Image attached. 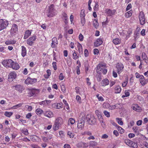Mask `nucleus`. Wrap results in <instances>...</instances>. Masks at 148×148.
Returning a JSON list of instances; mask_svg holds the SVG:
<instances>
[{
    "instance_id": "nucleus-1",
    "label": "nucleus",
    "mask_w": 148,
    "mask_h": 148,
    "mask_svg": "<svg viewBox=\"0 0 148 148\" xmlns=\"http://www.w3.org/2000/svg\"><path fill=\"white\" fill-rule=\"evenodd\" d=\"M86 119L87 122L90 125H95L96 123V119L93 115H87Z\"/></svg>"
},
{
    "instance_id": "nucleus-2",
    "label": "nucleus",
    "mask_w": 148,
    "mask_h": 148,
    "mask_svg": "<svg viewBox=\"0 0 148 148\" xmlns=\"http://www.w3.org/2000/svg\"><path fill=\"white\" fill-rule=\"evenodd\" d=\"M106 67L103 65L99 64L97 67V72L99 74L103 73L105 74L107 72V70L106 69Z\"/></svg>"
},
{
    "instance_id": "nucleus-3",
    "label": "nucleus",
    "mask_w": 148,
    "mask_h": 148,
    "mask_svg": "<svg viewBox=\"0 0 148 148\" xmlns=\"http://www.w3.org/2000/svg\"><path fill=\"white\" fill-rule=\"evenodd\" d=\"M54 7V5L53 4H51L49 6L47 12V16L50 17H53L55 15Z\"/></svg>"
},
{
    "instance_id": "nucleus-4",
    "label": "nucleus",
    "mask_w": 148,
    "mask_h": 148,
    "mask_svg": "<svg viewBox=\"0 0 148 148\" xmlns=\"http://www.w3.org/2000/svg\"><path fill=\"white\" fill-rule=\"evenodd\" d=\"M8 24V21L2 19H0V31L5 28Z\"/></svg>"
},
{
    "instance_id": "nucleus-5",
    "label": "nucleus",
    "mask_w": 148,
    "mask_h": 148,
    "mask_svg": "<svg viewBox=\"0 0 148 148\" xmlns=\"http://www.w3.org/2000/svg\"><path fill=\"white\" fill-rule=\"evenodd\" d=\"M13 61L11 59L4 60L2 62V64L5 66L11 67Z\"/></svg>"
},
{
    "instance_id": "nucleus-6",
    "label": "nucleus",
    "mask_w": 148,
    "mask_h": 148,
    "mask_svg": "<svg viewBox=\"0 0 148 148\" xmlns=\"http://www.w3.org/2000/svg\"><path fill=\"white\" fill-rule=\"evenodd\" d=\"M37 38L36 35H34L30 37L27 40V43L30 46H32L34 43Z\"/></svg>"
},
{
    "instance_id": "nucleus-7",
    "label": "nucleus",
    "mask_w": 148,
    "mask_h": 148,
    "mask_svg": "<svg viewBox=\"0 0 148 148\" xmlns=\"http://www.w3.org/2000/svg\"><path fill=\"white\" fill-rule=\"evenodd\" d=\"M37 82L36 78H31L30 77H27L25 81V83L26 84H33Z\"/></svg>"
},
{
    "instance_id": "nucleus-8",
    "label": "nucleus",
    "mask_w": 148,
    "mask_h": 148,
    "mask_svg": "<svg viewBox=\"0 0 148 148\" xmlns=\"http://www.w3.org/2000/svg\"><path fill=\"white\" fill-rule=\"evenodd\" d=\"M139 19L141 25H143L145 23V18L143 12H140L139 15Z\"/></svg>"
},
{
    "instance_id": "nucleus-9",
    "label": "nucleus",
    "mask_w": 148,
    "mask_h": 148,
    "mask_svg": "<svg viewBox=\"0 0 148 148\" xmlns=\"http://www.w3.org/2000/svg\"><path fill=\"white\" fill-rule=\"evenodd\" d=\"M116 67L117 70V73L120 74L123 71L124 66L121 63H118L116 64Z\"/></svg>"
},
{
    "instance_id": "nucleus-10",
    "label": "nucleus",
    "mask_w": 148,
    "mask_h": 148,
    "mask_svg": "<svg viewBox=\"0 0 148 148\" xmlns=\"http://www.w3.org/2000/svg\"><path fill=\"white\" fill-rule=\"evenodd\" d=\"M18 31L17 25L15 24H13L10 30L11 34L12 36L15 35L16 32Z\"/></svg>"
},
{
    "instance_id": "nucleus-11",
    "label": "nucleus",
    "mask_w": 148,
    "mask_h": 148,
    "mask_svg": "<svg viewBox=\"0 0 148 148\" xmlns=\"http://www.w3.org/2000/svg\"><path fill=\"white\" fill-rule=\"evenodd\" d=\"M88 146V143L80 142L77 145V146L78 148H86Z\"/></svg>"
},
{
    "instance_id": "nucleus-12",
    "label": "nucleus",
    "mask_w": 148,
    "mask_h": 148,
    "mask_svg": "<svg viewBox=\"0 0 148 148\" xmlns=\"http://www.w3.org/2000/svg\"><path fill=\"white\" fill-rule=\"evenodd\" d=\"M105 12L107 16H110L114 14L116 10H111L109 9H106L105 10Z\"/></svg>"
},
{
    "instance_id": "nucleus-13",
    "label": "nucleus",
    "mask_w": 148,
    "mask_h": 148,
    "mask_svg": "<svg viewBox=\"0 0 148 148\" xmlns=\"http://www.w3.org/2000/svg\"><path fill=\"white\" fill-rule=\"evenodd\" d=\"M16 77V73L14 72H11L9 74V77L8 78V81H12L13 79H14Z\"/></svg>"
},
{
    "instance_id": "nucleus-14",
    "label": "nucleus",
    "mask_w": 148,
    "mask_h": 148,
    "mask_svg": "<svg viewBox=\"0 0 148 148\" xmlns=\"http://www.w3.org/2000/svg\"><path fill=\"white\" fill-rule=\"evenodd\" d=\"M44 115L48 118H50L53 116V113L50 111H45L44 113Z\"/></svg>"
},
{
    "instance_id": "nucleus-15",
    "label": "nucleus",
    "mask_w": 148,
    "mask_h": 148,
    "mask_svg": "<svg viewBox=\"0 0 148 148\" xmlns=\"http://www.w3.org/2000/svg\"><path fill=\"white\" fill-rule=\"evenodd\" d=\"M103 41L102 39L101 38H98L97 39L96 41L95 42L94 45L95 47H97L101 45Z\"/></svg>"
},
{
    "instance_id": "nucleus-16",
    "label": "nucleus",
    "mask_w": 148,
    "mask_h": 148,
    "mask_svg": "<svg viewBox=\"0 0 148 148\" xmlns=\"http://www.w3.org/2000/svg\"><path fill=\"white\" fill-rule=\"evenodd\" d=\"M132 108L134 110L138 112H140L142 110L141 108L138 106L137 104L135 105L134 106L132 107Z\"/></svg>"
},
{
    "instance_id": "nucleus-17",
    "label": "nucleus",
    "mask_w": 148,
    "mask_h": 148,
    "mask_svg": "<svg viewBox=\"0 0 148 148\" xmlns=\"http://www.w3.org/2000/svg\"><path fill=\"white\" fill-rule=\"evenodd\" d=\"M52 41L51 47L53 48L55 47L58 44L57 38L56 37L53 38L52 39Z\"/></svg>"
},
{
    "instance_id": "nucleus-18",
    "label": "nucleus",
    "mask_w": 148,
    "mask_h": 148,
    "mask_svg": "<svg viewBox=\"0 0 148 148\" xmlns=\"http://www.w3.org/2000/svg\"><path fill=\"white\" fill-rule=\"evenodd\" d=\"M55 123H57L58 124L61 125L62 124L63 121L61 117H59L56 119Z\"/></svg>"
},
{
    "instance_id": "nucleus-19",
    "label": "nucleus",
    "mask_w": 148,
    "mask_h": 148,
    "mask_svg": "<svg viewBox=\"0 0 148 148\" xmlns=\"http://www.w3.org/2000/svg\"><path fill=\"white\" fill-rule=\"evenodd\" d=\"M109 82L107 79H105L102 81L101 84L102 86L108 85L109 84Z\"/></svg>"
},
{
    "instance_id": "nucleus-20",
    "label": "nucleus",
    "mask_w": 148,
    "mask_h": 148,
    "mask_svg": "<svg viewBox=\"0 0 148 148\" xmlns=\"http://www.w3.org/2000/svg\"><path fill=\"white\" fill-rule=\"evenodd\" d=\"M11 67L14 69L17 70L20 67L19 65L17 63H15L13 62Z\"/></svg>"
},
{
    "instance_id": "nucleus-21",
    "label": "nucleus",
    "mask_w": 148,
    "mask_h": 148,
    "mask_svg": "<svg viewBox=\"0 0 148 148\" xmlns=\"http://www.w3.org/2000/svg\"><path fill=\"white\" fill-rule=\"evenodd\" d=\"M85 122L80 121L77 124V127L78 128H82L84 127Z\"/></svg>"
},
{
    "instance_id": "nucleus-22",
    "label": "nucleus",
    "mask_w": 148,
    "mask_h": 148,
    "mask_svg": "<svg viewBox=\"0 0 148 148\" xmlns=\"http://www.w3.org/2000/svg\"><path fill=\"white\" fill-rule=\"evenodd\" d=\"M31 32L29 30H28L26 31L24 36V39H26L27 38L31 35Z\"/></svg>"
},
{
    "instance_id": "nucleus-23",
    "label": "nucleus",
    "mask_w": 148,
    "mask_h": 148,
    "mask_svg": "<svg viewBox=\"0 0 148 148\" xmlns=\"http://www.w3.org/2000/svg\"><path fill=\"white\" fill-rule=\"evenodd\" d=\"M22 52L21 55L23 57H25L26 54V50L25 47L23 46L21 47Z\"/></svg>"
},
{
    "instance_id": "nucleus-24",
    "label": "nucleus",
    "mask_w": 148,
    "mask_h": 148,
    "mask_svg": "<svg viewBox=\"0 0 148 148\" xmlns=\"http://www.w3.org/2000/svg\"><path fill=\"white\" fill-rule=\"evenodd\" d=\"M13 86L16 88V90L21 92H22V87L21 85H16L15 86Z\"/></svg>"
},
{
    "instance_id": "nucleus-25",
    "label": "nucleus",
    "mask_w": 148,
    "mask_h": 148,
    "mask_svg": "<svg viewBox=\"0 0 148 148\" xmlns=\"http://www.w3.org/2000/svg\"><path fill=\"white\" fill-rule=\"evenodd\" d=\"M113 43L115 45L120 44L121 42V40L118 38H116L113 40Z\"/></svg>"
},
{
    "instance_id": "nucleus-26",
    "label": "nucleus",
    "mask_w": 148,
    "mask_h": 148,
    "mask_svg": "<svg viewBox=\"0 0 148 148\" xmlns=\"http://www.w3.org/2000/svg\"><path fill=\"white\" fill-rule=\"evenodd\" d=\"M115 93H119L121 91V87L119 86H116L115 87Z\"/></svg>"
},
{
    "instance_id": "nucleus-27",
    "label": "nucleus",
    "mask_w": 148,
    "mask_h": 148,
    "mask_svg": "<svg viewBox=\"0 0 148 148\" xmlns=\"http://www.w3.org/2000/svg\"><path fill=\"white\" fill-rule=\"evenodd\" d=\"M35 90L34 89H32L29 90L28 93L29 96L31 97L33 96L35 93Z\"/></svg>"
},
{
    "instance_id": "nucleus-28",
    "label": "nucleus",
    "mask_w": 148,
    "mask_h": 148,
    "mask_svg": "<svg viewBox=\"0 0 148 148\" xmlns=\"http://www.w3.org/2000/svg\"><path fill=\"white\" fill-rule=\"evenodd\" d=\"M43 110L40 108H38L36 110V112L38 115H40L43 113Z\"/></svg>"
},
{
    "instance_id": "nucleus-29",
    "label": "nucleus",
    "mask_w": 148,
    "mask_h": 148,
    "mask_svg": "<svg viewBox=\"0 0 148 148\" xmlns=\"http://www.w3.org/2000/svg\"><path fill=\"white\" fill-rule=\"evenodd\" d=\"M90 147H94L97 145V143L94 141H91L90 142Z\"/></svg>"
},
{
    "instance_id": "nucleus-30",
    "label": "nucleus",
    "mask_w": 148,
    "mask_h": 148,
    "mask_svg": "<svg viewBox=\"0 0 148 148\" xmlns=\"http://www.w3.org/2000/svg\"><path fill=\"white\" fill-rule=\"evenodd\" d=\"M95 113L96 114L98 118H99V119H101L102 117L101 112L98 110H96L95 111Z\"/></svg>"
},
{
    "instance_id": "nucleus-31",
    "label": "nucleus",
    "mask_w": 148,
    "mask_h": 148,
    "mask_svg": "<svg viewBox=\"0 0 148 148\" xmlns=\"http://www.w3.org/2000/svg\"><path fill=\"white\" fill-rule=\"evenodd\" d=\"M116 126L117 127V130H118L119 132L120 133L122 134L124 132V129H123V128H122L121 127H120L118 125H116Z\"/></svg>"
},
{
    "instance_id": "nucleus-32",
    "label": "nucleus",
    "mask_w": 148,
    "mask_h": 148,
    "mask_svg": "<svg viewBox=\"0 0 148 148\" xmlns=\"http://www.w3.org/2000/svg\"><path fill=\"white\" fill-rule=\"evenodd\" d=\"M94 26L96 28H97L99 26V23L98 22L97 20L95 19L93 22Z\"/></svg>"
},
{
    "instance_id": "nucleus-33",
    "label": "nucleus",
    "mask_w": 148,
    "mask_h": 148,
    "mask_svg": "<svg viewBox=\"0 0 148 148\" xmlns=\"http://www.w3.org/2000/svg\"><path fill=\"white\" fill-rule=\"evenodd\" d=\"M125 143L127 145L131 147L133 144V142L130 140H126L125 141Z\"/></svg>"
},
{
    "instance_id": "nucleus-34",
    "label": "nucleus",
    "mask_w": 148,
    "mask_h": 148,
    "mask_svg": "<svg viewBox=\"0 0 148 148\" xmlns=\"http://www.w3.org/2000/svg\"><path fill=\"white\" fill-rule=\"evenodd\" d=\"M13 112H9L6 111L5 112L4 115L8 117H10L13 114Z\"/></svg>"
},
{
    "instance_id": "nucleus-35",
    "label": "nucleus",
    "mask_w": 148,
    "mask_h": 148,
    "mask_svg": "<svg viewBox=\"0 0 148 148\" xmlns=\"http://www.w3.org/2000/svg\"><path fill=\"white\" fill-rule=\"evenodd\" d=\"M15 42H14V40H10L6 41L5 42V43L7 45H8L10 44H15Z\"/></svg>"
},
{
    "instance_id": "nucleus-36",
    "label": "nucleus",
    "mask_w": 148,
    "mask_h": 148,
    "mask_svg": "<svg viewBox=\"0 0 148 148\" xmlns=\"http://www.w3.org/2000/svg\"><path fill=\"white\" fill-rule=\"evenodd\" d=\"M84 12L85 10H81L80 13L81 18H85V15Z\"/></svg>"
},
{
    "instance_id": "nucleus-37",
    "label": "nucleus",
    "mask_w": 148,
    "mask_h": 148,
    "mask_svg": "<svg viewBox=\"0 0 148 148\" xmlns=\"http://www.w3.org/2000/svg\"><path fill=\"white\" fill-rule=\"evenodd\" d=\"M60 125L58 124L57 123H55V124L53 125V129L54 130L56 131L59 129V127Z\"/></svg>"
},
{
    "instance_id": "nucleus-38",
    "label": "nucleus",
    "mask_w": 148,
    "mask_h": 148,
    "mask_svg": "<svg viewBox=\"0 0 148 148\" xmlns=\"http://www.w3.org/2000/svg\"><path fill=\"white\" fill-rule=\"evenodd\" d=\"M142 57L144 60H148V58L147 57L145 53H142Z\"/></svg>"
},
{
    "instance_id": "nucleus-39",
    "label": "nucleus",
    "mask_w": 148,
    "mask_h": 148,
    "mask_svg": "<svg viewBox=\"0 0 148 148\" xmlns=\"http://www.w3.org/2000/svg\"><path fill=\"white\" fill-rule=\"evenodd\" d=\"M116 120L119 124L121 125H122L123 124V122L121 121V119L119 118H117Z\"/></svg>"
},
{
    "instance_id": "nucleus-40",
    "label": "nucleus",
    "mask_w": 148,
    "mask_h": 148,
    "mask_svg": "<svg viewBox=\"0 0 148 148\" xmlns=\"http://www.w3.org/2000/svg\"><path fill=\"white\" fill-rule=\"evenodd\" d=\"M62 103H58L57 104V105L56 106L55 108L57 109H60V108H62Z\"/></svg>"
},
{
    "instance_id": "nucleus-41",
    "label": "nucleus",
    "mask_w": 148,
    "mask_h": 148,
    "mask_svg": "<svg viewBox=\"0 0 148 148\" xmlns=\"http://www.w3.org/2000/svg\"><path fill=\"white\" fill-rule=\"evenodd\" d=\"M99 5L97 2L95 3V4L94 7V10L97 11L98 10Z\"/></svg>"
},
{
    "instance_id": "nucleus-42",
    "label": "nucleus",
    "mask_w": 148,
    "mask_h": 148,
    "mask_svg": "<svg viewBox=\"0 0 148 148\" xmlns=\"http://www.w3.org/2000/svg\"><path fill=\"white\" fill-rule=\"evenodd\" d=\"M79 57L77 56V55L76 53L75 52H74L73 54V58L74 60H76Z\"/></svg>"
},
{
    "instance_id": "nucleus-43",
    "label": "nucleus",
    "mask_w": 148,
    "mask_h": 148,
    "mask_svg": "<svg viewBox=\"0 0 148 148\" xmlns=\"http://www.w3.org/2000/svg\"><path fill=\"white\" fill-rule=\"evenodd\" d=\"M48 101L47 100L44 101L39 103L40 105H46L48 104Z\"/></svg>"
},
{
    "instance_id": "nucleus-44",
    "label": "nucleus",
    "mask_w": 148,
    "mask_h": 148,
    "mask_svg": "<svg viewBox=\"0 0 148 148\" xmlns=\"http://www.w3.org/2000/svg\"><path fill=\"white\" fill-rule=\"evenodd\" d=\"M98 99V100L99 101H103L104 100V99L103 97L101 96H99V94H97L96 95Z\"/></svg>"
},
{
    "instance_id": "nucleus-45",
    "label": "nucleus",
    "mask_w": 148,
    "mask_h": 148,
    "mask_svg": "<svg viewBox=\"0 0 148 148\" xmlns=\"http://www.w3.org/2000/svg\"><path fill=\"white\" fill-rule=\"evenodd\" d=\"M104 114L107 117H109L110 116V113L106 111H104L103 112Z\"/></svg>"
},
{
    "instance_id": "nucleus-46",
    "label": "nucleus",
    "mask_w": 148,
    "mask_h": 148,
    "mask_svg": "<svg viewBox=\"0 0 148 148\" xmlns=\"http://www.w3.org/2000/svg\"><path fill=\"white\" fill-rule=\"evenodd\" d=\"M81 18V23L82 26L84 25L85 23V18Z\"/></svg>"
},
{
    "instance_id": "nucleus-47",
    "label": "nucleus",
    "mask_w": 148,
    "mask_h": 148,
    "mask_svg": "<svg viewBox=\"0 0 148 148\" xmlns=\"http://www.w3.org/2000/svg\"><path fill=\"white\" fill-rule=\"evenodd\" d=\"M69 122L71 124H73L75 122V121L73 118H70L69 119Z\"/></svg>"
},
{
    "instance_id": "nucleus-48",
    "label": "nucleus",
    "mask_w": 148,
    "mask_h": 148,
    "mask_svg": "<svg viewBox=\"0 0 148 148\" xmlns=\"http://www.w3.org/2000/svg\"><path fill=\"white\" fill-rule=\"evenodd\" d=\"M56 63V62H53L52 63L53 66L54 70H56L57 69Z\"/></svg>"
},
{
    "instance_id": "nucleus-49",
    "label": "nucleus",
    "mask_w": 148,
    "mask_h": 148,
    "mask_svg": "<svg viewBox=\"0 0 148 148\" xmlns=\"http://www.w3.org/2000/svg\"><path fill=\"white\" fill-rule=\"evenodd\" d=\"M83 38L84 36L82 34H80L79 36V38L81 41H82L83 40Z\"/></svg>"
},
{
    "instance_id": "nucleus-50",
    "label": "nucleus",
    "mask_w": 148,
    "mask_h": 148,
    "mask_svg": "<svg viewBox=\"0 0 148 148\" xmlns=\"http://www.w3.org/2000/svg\"><path fill=\"white\" fill-rule=\"evenodd\" d=\"M25 107L27 108V110L29 111H31L32 110V107L31 106H29L28 105H26L25 106Z\"/></svg>"
},
{
    "instance_id": "nucleus-51",
    "label": "nucleus",
    "mask_w": 148,
    "mask_h": 148,
    "mask_svg": "<svg viewBox=\"0 0 148 148\" xmlns=\"http://www.w3.org/2000/svg\"><path fill=\"white\" fill-rule=\"evenodd\" d=\"M22 104L21 103H20L18 104H17L15 106H13L12 107V108L13 109H15L17 108V107H20L21 106Z\"/></svg>"
},
{
    "instance_id": "nucleus-52",
    "label": "nucleus",
    "mask_w": 148,
    "mask_h": 148,
    "mask_svg": "<svg viewBox=\"0 0 148 148\" xmlns=\"http://www.w3.org/2000/svg\"><path fill=\"white\" fill-rule=\"evenodd\" d=\"M61 90L63 92H65L66 91V88L65 86L64 85H62L61 86Z\"/></svg>"
},
{
    "instance_id": "nucleus-53",
    "label": "nucleus",
    "mask_w": 148,
    "mask_h": 148,
    "mask_svg": "<svg viewBox=\"0 0 148 148\" xmlns=\"http://www.w3.org/2000/svg\"><path fill=\"white\" fill-rule=\"evenodd\" d=\"M67 134L69 136V137L71 138H73L74 136V135L73 134L69 131L68 132Z\"/></svg>"
},
{
    "instance_id": "nucleus-54",
    "label": "nucleus",
    "mask_w": 148,
    "mask_h": 148,
    "mask_svg": "<svg viewBox=\"0 0 148 148\" xmlns=\"http://www.w3.org/2000/svg\"><path fill=\"white\" fill-rule=\"evenodd\" d=\"M64 78V76L63 75V74L62 73H61L60 74L59 76V79L60 80H62Z\"/></svg>"
},
{
    "instance_id": "nucleus-55",
    "label": "nucleus",
    "mask_w": 148,
    "mask_h": 148,
    "mask_svg": "<svg viewBox=\"0 0 148 148\" xmlns=\"http://www.w3.org/2000/svg\"><path fill=\"white\" fill-rule=\"evenodd\" d=\"M84 53L85 57H87L88 55V52L87 49H85L84 50Z\"/></svg>"
},
{
    "instance_id": "nucleus-56",
    "label": "nucleus",
    "mask_w": 148,
    "mask_h": 148,
    "mask_svg": "<svg viewBox=\"0 0 148 148\" xmlns=\"http://www.w3.org/2000/svg\"><path fill=\"white\" fill-rule=\"evenodd\" d=\"M23 133L25 135H27L28 134V131L27 129H25L23 131Z\"/></svg>"
},
{
    "instance_id": "nucleus-57",
    "label": "nucleus",
    "mask_w": 148,
    "mask_h": 148,
    "mask_svg": "<svg viewBox=\"0 0 148 148\" xmlns=\"http://www.w3.org/2000/svg\"><path fill=\"white\" fill-rule=\"evenodd\" d=\"M76 100L79 102H80L81 101V98L80 96L78 95L76 96Z\"/></svg>"
},
{
    "instance_id": "nucleus-58",
    "label": "nucleus",
    "mask_w": 148,
    "mask_h": 148,
    "mask_svg": "<svg viewBox=\"0 0 148 148\" xmlns=\"http://www.w3.org/2000/svg\"><path fill=\"white\" fill-rule=\"evenodd\" d=\"M134 148H137L138 147L137 144L136 143L133 142V145L131 146Z\"/></svg>"
},
{
    "instance_id": "nucleus-59",
    "label": "nucleus",
    "mask_w": 148,
    "mask_h": 148,
    "mask_svg": "<svg viewBox=\"0 0 148 148\" xmlns=\"http://www.w3.org/2000/svg\"><path fill=\"white\" fill-rule=\"evenodd\" d=\"M101 79V76L100 74L98 75L97 76V80L98 81L100 82Z\"/></svg>"
},
{
    "instance_id": "nucleus-60",
    "label": "nucleus",
    "mask_w": 148,
    "mask_h": 148,
    "mask_svg": "<svg viewBox=\"0 0 148 148\" xmlns=\"http://www.w3.org/2000/svg\"><path fill=\"white\" fill-rule=\"evenodd\" d=\"M132 13L130 11H129L125 14L126 16H127L128 17H129L132 15Z\"/></svg>"
},
{
    "instance_id": "nucleus-61",
    "label": "nucleus",
    "mask_w": 148,
    "mask_h": 148,
    "mask_svg": "<svg viewBox=\"0 0 148 148\" xmlns=\"http://www.w3.org/2000/svg\"><path fill=\"white\" fill-rule=\"evenodd\" d=\"M132 8V5L131 4H129L127 6L126 8V10L127 11L129 10Z\"/></svg>"
},
{
    "instance_id": "nucleus-62",
    "label": "nucleus",
    "mask_w": 148,
    "mask_h": 148,
    "mask_svg": "<svg viewBox=\"0 0 148 148\" xmlns=\"http://www.w3.org/2000/svg\"><path fill=\"white\" fill-rule=\"evenodd\" d=\"M142 121L141 120H140L138 121L137 122L136 124L137 125L139 126L142 124Z\"/></svg>"
},
{
    "instance_id": "nucleus-63",
    "label": "nucleus",
    "mask_w": 148,
    "mask_h": 148,
    "mask_svg": "<svg viewBox=\"0 0 148 148\" xmlns=\"http://www.w3.org/2000/svg\"><path fill=\"white\" fill-rule=\"evenodd\" d=\"M129 138H131L135 136V134L133 133H130L128 135Z\"/></svg>"
},
{
    "instance_id": "nucleus-64",
    "label": "nucleus",
    "mask_w": 148,
    "mask_h": 148,
    "mask_svg": "<svg viewBox=\"0 0 148 148\" xmlns=\"http://www.w3.org/2000/svg\"><path fill=\"white\" fill-rule=\"evenodd\" d=\"M31 146L33 148H41L40 147L36 145H31Z\"/></svg>"
}]
</instances>
